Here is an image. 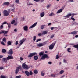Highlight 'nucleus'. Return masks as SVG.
<instances>
[{
    "label": "nucleus",
    "instance_id": "obj_1",
    "mask_svg": "<svg viewBox=\"0 0 78 78\" xmlns=\"http://www.w3.org/2000/svg\"><path fill=\"white\" fill-rule=\"evenodd\" d=\"M8 11L5 10L3 11V14L5 16H8L9 15V13L11 12V9H8Z\"/></svg>",
    "mask_w": 78,
    "mask_h": 78
},
{
    "label": "nucleus",
    "instance_id": "obj_2",
    "mask_svg": "<svg viewBox=\"0 0 78 78\" xmlns=\"http://www.w3.org/2000/svg\"><path fill=\"white\" fill-rule=\"evenodd\" d=\"M22 67L23 69H26V70H28V65H26L25 63H23L22 64Z\"/></svg>",
    "mask_w": 78,
    "mask_h": 78
},
{
    "label": "nucleus",
    "instance_id": "obj_3",
    "mask_svg": "<svg viewBox=\"0 0 78 78\" xmlns=\"http://www.w3.org/2000/svg\"><path fill=\"white\" fill-rule=\"evenodd\" d=\"M37 55V53L36 52H34L32 53H30V55L28 56V58H31L33 57V56Z\"/></svg>",
    "mask_w": 78,
    "mask_h": 78
},
{
    "label": "nucleus",
    "instance_id": "obj_4",
    "mask_svg": "<svg viewBox=\"0 0 78 78\" xmlns=\"http://www.w3.org/2000/svg\"><path fill=\"white\" fill-rule=\"evenodd\" d=\"M48 58V55H47V54H44L43 55L41 58L40 59V60H44L45 58Z\"/></svg>",
    "mask_w": 78,
    "mask_h": 78
},
{
    "label": "nucleus",
    "instance_id": "obj_5",
    "mask_svg": "<svg viewBox=\"0 0 78 78\" xmlns=\"http://www.w3.org/2000/svg\"><path fill=\"white\" fill-rule=\"evenodd\" d=\"M22 69V66H20L19 67L16 68V69L15 70V73L16 74L18 73L19 71V69Z\"/></svg>",
    "mask_w": 78,
    "mask_h": 78
},
{
    "label": "nucleus",
    "instance_id": "obj_6",
    "mask_svg": "<svg viewBox=\"0 0 78 78\" xmlns=\"http://www.w3.org/2000/svg\"><path fill=\"white\" fill-rule=\"evenodd\" d=\"M25 41V39H23L20 41V43L18 45V48H19V47H20L21 45H22V44L24 42V41Z\"/></svg>",
    "mask_w": 78,
    "mask_h": 78
},
{
    "label": "nucleus",
    "instance_id": "obj_7",
    "mask_svg": "<svg viewBox=\"0 0 78 78\" xmlns=\"http://www.w3.org/2000/svg\"><path fill=\"white\" fill-rule=\"evenodd\" d=\"M46 44L45 42H44L43 44L42 43H40L37 44V46H38V47H42L44 46V45H45Z\"/></svg>",
    "mask_w": 78,
    "mask_h": 78
},
{
    "label": "nucleus",
    "instance_id": "obj_8",
    "mask_svg": "<svg viewBox=\"0 0 78 78\" xmlns=\"http://www.w3.org/2000/svg\"><path fill=\"white\" fill-rule=\"evenodd\" d=\"M8 31H5V30H2V33L4 34V35L5 36H7L8 35H6V34H7Z\"/></svg>",
    "mask_w": 78,
    "mask_h": 78
},
{
    "label": "nucleus",
    "instance_id": "obj_9",
    "mask_svg": "<svg viewBox=\"0 0 78 78\" xmlns=\"http://www.w3.org/2000/svg\"><path fill=\"white\" fill-rule=\"evenodd\" d=\"M12 50H13L12 49H10L8 52V54L9 55H12L13 54V51Z\"/></svg>",
    "mask_w": 78,
    "mask_h": 78
},
{
    "label": "nucleus",
    "instance_id": "obj_10",
    "mask_svg": "<svg viewBox=\"0 0 78 78\" xmlns=\"http://www.w3.org/2000/svg\"><path fill=\"white\" fill-rule=\"evenodd\" d=\"M7 58L8 60H9V59H14V57L12 55H8Z\"/></svg>",
    "mask_w": 78,
    "mask_h": 78
},
{
    "label": "nucleus",
    "instance_id": "obj_11",
    "mask_svg": "<svg viewBox=\"0 0 78 78\" xmlns=\"http://www.w3.org/2000/svg\"><path fill=\"white\" fill-rule=\"evenodd\" d=\"M23 28L25 31H28V28L27 26H25L23 27Z\"/></svg>",
    "mask_w": 78,
    "mask_h": 78
},
{
    "label": "nucleus",
    "instance_id": "obj_12",
    "mask_svg": "<svg viewBox=\"0 0 78 78\" xmlns=\"http://www.w3.org/2000/svg\"><path fill=\"white\" fill-rule=\"evenodd\" d=\"M37 22L35 23L34 24H33L32 26H31L30 27V28H34V27H35V26L37 25Z\"/></svg>",
    "mask_w": 78,
    "mask_h": 78
},
{
    "label": "nucleus",
    "instance_id": "obj_13",
    "mask_svg": "<svg viewBox=\"0 0 78 78\" xmlns=\"http://www.w3.org/2000/svg\"><path fill=\"white\" fill-rule=\"evenodd\" d=\"M4 62H5V63H6L8 61V59L7 58H3L2 59Z\"/></svg>",
    "mask_w": 78,
    "mask_h": 78
},
{
    "label": "nucleus",
    "instance_id": "obj_14",
    "mask_svg": "<svg viewBox=\"0 0 78 78\" xmlns=\"http://www.w3.org/2000/svg\"><path fill=\"white\" fill-rule=\"evenodd\" d=\"M77 33H78V31H73V32H71V34H73V35L76 34H77Z\"/></svg>",
    "mask_w": 78,
    "mask_h": 78
},
{
    "label": "nucleus",
    "instance_id": "obj_15",
    "mask_svg": "<svg viewBox=\"0 0 78 78\" xmlns=\"http://www.w3.org/2000/svg\"><path fill=\"white\" fill-rule=\"evenodd\" d=\"M53 47H54V45L51 44L49 47V49L52 50L53 48Z\"/></svg>",
    "mask_w": 78,
    "mask_h": 78
},
{
    "label": "nucleus",
    "instance_id": "obj_16",
    "mask_svg": "<svg viewBox=\"0 0 78 78\" xmlns=\"http://www.w3.org/2000/svg\"><path fill=\"white\" fill-rule=\"evenodd\" d=\"M72 16L71 13H69L67 14L65 16H64V17H66V18H69L70 16Z\"/></svg>",
    "mask_w": 78,
    "mask_h": 78
},
{
    "label": "nucleus",
    "instance_id": "obj_17",
    "mask_svg": "<svg viewBox=\"0 0 78 78\" xmlns=\"http://www.w3.org/2000/svg\"><path fill=\"white\" fill-rule=\"evenodd\" d=\"M40 16H41V17H43L45 16V13H44V12H43L40 13Z\"/></svg>",
    "mask_w": 78,
    "mask_h": 78
},
{
    "label": "nucleus",
    "instance_id": "obj_18",
    "mask_svg": "<svg viewBox=\"0 0 78 78\" xmlns=\"http://www.w3.org/2000/svg\"><path fill=\"white\" fill-rule=\"evenodd\" d=\"M3 5L4 6H7V5H9V2H5L3 4Z\"/></svg>",
    "mask_w": 78,
    "mask_h": 78
},
{
    "label": "nucleus",
    "instance_id": "obj_19",
    "mask_svg": "<svg viewBox=\"0 0 78 78\" xmlns=\"http://www.w3.org/2000/svg\"><path fill=\"white\" fill-rule=\"evenodd\" d=\"M25 73L27 76H30V73L28 71H25Z\"/></svg>",
    "mask_w": 78,
    "mask_h": 78
},
{
    "label": "nucleus",
    "instance_id": "obj_20",
    "mask_svg": "<svg viewBox=\"0 0 78 78\" xmlns=\"http://www.w3.org/2000/svg\"><path fill=\"white\" fill-rule=\"evenodd\" d=\"M0 78H8V76L1 75V76H0Z\"/></svg>",
    "mask_w": 78,
    "mask_h": 78
},
{
    "label": "nucleus",
    "instance_id": "obj_21",
    "mask_svg": "<svg viewBox=\"0 0 78 78\" xmlns=\"http://www.w3.org/2000/svg\"><path fill=\"white\" fill-rule=\"evenodd\" d=\"M34 60H37L38 59V57L36 55L34 56Z\"/></svg>",
    "mask_w": 78,
    "mask_h": 78
},
{
    "label": "nucleus",
    "instance_id": "obj_22",
    "mask_svg": "<svg viewBox=\"0 0 78 78\" xmlns=\"http://www.w3.org/2000/svg\"><path fill=\"white\" fill-rule=\"evenodd\" d=\"M44 52H40L39 54V55L40 56H41L42 55H44Z\"/></svg>",
    "mask_w": 78,
    "mask_h": 78
},
{
    "label": "nucleus",
    "instance_id": "obj_23",
    "mask_svg": "<svg viewBox=\"0 0 78 78\" xmlns=\"http://www.w3.org/2000/svg\"><path fill=\"white\" fill-rule=\"evenodd\" d=\"M11 42L10 41H8L7 42V46H9V45H11Z\"/></svg>",
    "mask_w": 78,
    "mask_h": 78
},
{
    "label": "nucleus",
    "instance_id": "obj_24",
    "mask_svg": "<svg viewBox=\"0 0 78 78\" xmlns=\"http://www.w3.org/2000/svg\"><path fill=\"white\" fill-rule=\"evenodd\" d=\"M62 11V9H60L57 11V13L58 14H59V13H61Z\"/></svg>",
    "mask_w": 78,
    "mask_h": 78
},
{
    "label": "nucleus",
    "instance_id": "obj_25",
    "mask_svg": "<svg viewBox=\"0 0 78 78\" xmlns=\"http://www.w3.org/2000/svg\"><path fill=\"white\" fill-rule=\"evenodd\" d=\"M44 73H45V71H41V76H44L45 75V74H44Z\"/></svg>",
    "mask_w": 78,
    "mask_h": 78
},
{
    "label": "nucleus",
    "instance_id": "obj_26",
    "mask_svg": "<svg viewBox=\"0 0 78 78\" xmlns=\"http://www.w3.org/2000/svg\"><path fill=\"white\" fill-rule=\"evenodd\" d=\"M73 47L74 48H76L77 50L78 51V44L76 45H74Z\"/></svg>",
    "mask_w": 78,
    "mask_h": 78
},
{
    "label": "nucleus",
    "instance_id": "obj_27",
    "mask_svg": "<svg viewBox=\"0 0 78 78\" xmlns=\"http://www.w3.org/2000/svg\"><path fill=\"white\" fill-rule=\"evenodd\" d=\"M2 52L3 53H6V50L5 49H3L2 50Z\"/></svg>",
    "mask_w": 78,
    "mask_h": 78
},
{
    "label": "nucleus",
    "instance_id": "obj_28",
    "mask_svg": "<svg viewBox=\"0 0 78 78\" xmlns=\"http://www.w3.org/2000/svg\"><path fill=\"white\" fill-rule=\"evenodd\" d=\"M34 73L35 74H37V73H38V71L35 70L34 71Z\"/></svg>",
    "mask_w": 78,
    "mask_h": 78
},
{
    "label": "nucleus",
    "instance_id": "obj_29",
    "mask_svg": "<svg viewBox=\"0 0 78 78\" xmlns=\"http://www.w3.org/2000/svg\"><path fill=\"white\" fill-rule=\"evenodd\" d=\"M64 72V71L63 70H61L60 71L59 73L60 74H62V73H63Z\"/></svg>",
    "mask_w": 78,
    "mask_h": 78
},
{
    "label": "nucleus",
    "instance_id": "obj_30",
    "mask_svg": "<svg viewBox=\"0 0 78 78\" xmlns=\"http://www.w3.org/2000/svg\"><path fill=\"white\" fill-rule=\"evenodd\" d=\"M44 26H45V25H42L41 26V29H44Z\"/></svg>",
    "mask_w": 78,
    "mask_h": 78
},
{
    "label": "nucleus",
    "instance_id": "obj_31",
    "mask_svg": "<svg viewBox=\"0 0 78 78\" xmlns=\"http://www.w3.org/2000/svg\"><path fill=\"white\" fill-rule=\"evenodd\" d=\"M47 33V31H44L43 32L42 34H46Z\"/></svg>",
    "mask_w": 78,
    "mask_h": 78
},
{
    "label": "nucleus",
    "instance_id": "obj_32",
    "mask_svg": "<svg viewBox=\"0 0 78 78\" xmlns=\"http://www.w3.org/2000/svg\"><path fill=\"white\" fill-rule=\"evenodd\" d=\"M78 15V13H76V14H74V13H73L72 14V16L71 17H73V16H75V15Z\"/></svg>",
    "mask_w": 78,
    "mask_h": 78
},
{
    "label": "nucleus",
    "instance_id": "obj_33",
    "mask_svg": "<svg viewBox=\"0 0 78 78\" xmlns=\"http://www.w3.org/2000/svg\"><path fill=\"white\" fill-rule=\"evenodd\" d=\"M51 76L52 77H56V74L54 75L52 74H51V76Z\"/></svg>",
    "mask_w": 78,
    "mask_h": 78
},
{
    "label": "nucleus",
    "instance_id": "obj_34",
    "mask_svg": "<svg viewBox=\"0 0 78 78\" xmlns=\"http://www.w3.org/2000/svg\"><path fill=\"white\" fill-rule=\"evenodd\" d=\"M70 48H68L67 51L69 52V53H70V52H71V51H70Z\"/></svg>",
    "mask_w": 78,
    "mask_h": 78
},
{
    "label": "nucleus",
    "instance_id": "obj_35",
    "mask_svg": "<svg viewBox=\"0 0 78 78\" xmlns=\"http://www.w3.org/2000/svg\"><path fill=\"white\" fill-rule=\"evenodd\" d=\"M21 78V76L19 75L16 76L15 78Z\"/></svg>",
    "mask_w": 78,
    "mask_h": 78
},
{
    "label": "nucleus",
    "instance_id": "obj_36",
    "mask_svg": "<svg viewBox=\"0 0 78 78\" xmlns=\"http://www.w3.org/2000/svg\"><path fill=\"white\" fill-rule=\"evenodd\" d=\"M59 58V55H57L56 56V59H58Z\"/></svg>",
    "mask_w": 78,
    "mask_h": 78
},
{
    "label": "nucleus",
    "instance_id": "obj_37",
    "mask_svg": "<svg viewBox=\"0 0 78 78\" xmlns=\"http://www.w3.org/2000/svg\"><path fill=\"white\" fill-rule=\"evenodd\" d=\"M36 36H34L33 37V41H36Z\"/></svg>",
    "mask_w": 78,
    "mask_h": 78
},
{
    "label": "nucleus",
    "instance_id": "obj_38",
    "mask_svg": "<svg viewBox=\"0 0 78 78\" xmlns=\"http://www.w3.org/2000/svg\"><path fill=\"white\" fill-rule=\"evenodd\" d=\"M41 41V39H39L36 41V42H39V41Z\"/></svg>",
    "mask_w": 78,
    "mask_h": 78
},
{
    "label": "nucleus",
    "instance_id": "obj_39",
    "mask_svg": "<svg viewBox=\"0 0 78 78\" xmlns=\"http://www.w3.org/2000/svg\"><path fill=\"white\" fill-rule=\"evenodd\" d=\"M1 44L2 45H5V44L4 43V42L3 41L1 42Z\"/></svg>",
    "mask_w": 78,
    "mask_h": 78
},
{
    "label": "nucleus",
    "instance_id": "obj_40",
    "mask_svg": "<svg viewBox=\"0 0 78 78\" xmlns=\"http://www.w3.org/2000/svg\"><path fill=\"white\" fill-rule=\"evenodd\" d=\"M6 41V39L4 37L3 39V42H5Z\"/></svg>",
    "mask_w": 78,
    "mask_h": 78
},
{
    "label": "nucleus",
    "instance_id": "obj_41",
    "mask_svg": "<svg viewBox=\"0 0 78 78\" xmlns=\"http://www.w3.org/2000/svg\"><path fill=\"white\" fill-rule=\"evenodd\" d=\"M15 22V20H12V21H11V24H12Z\"/></svg>",
    "mask_w": 78,
    "mask_h": 78
},
{
    "label": "nucleus",
    "instance_id": "obj_42",
    "mask_svg": "<svg viewBox=\"0 0 78 78\" xmlns=\"http://www.w3.org/2000/svg\"><path fill=\"white\" fill-rule=\"evenodd\" d=\"M54 15V13H51L49 14V16H52Z\"/></svg>",
    "mask_w": 78,
    "mask_h": 78
},
{
    "label": "nucleus",
    "instance_id": "obj_43",
    "mask_svg": "<svg viewBox=\"0 0 78 78\" xmlns=\"http://www.w3.org/2000/svg\"><path fill=\"white\" fill-rule=\"evenodd\" d=\"M15 2L16 3H19V0H15Z\"/></svg>",
    "mask_w": 78,
    "mask_h": 78
},
{
    "label": "nucleus",
    "instance_id": "obj_44",
    "mask_svg": "<svg viewBox=\"0 0 78 78\" xmlns=\"http://www.w3.org/2000/svg\"><path fill=\"white\" fill-rule=\"evenodd\" d=\"M51 6V4H50V5H48L47 6V9H48V8H50V7Z\"/></svg>",
    "mask_w": 78,
    "mask_h": 78
},
{
    "label": "nucleus",
    "instance_id": "obj_45",
    "mask_svg": "<svg viewBox=\"0 0 78 78\" xmlns=\"http://www.w3.org/2000/svg\"><path fill=\"white\" fill-rule=\"evenodd\" d=\"M10 7H12V8H14V5H10Z\"/></svg>",
    "mask_w": 78,
    "mask_h": 78
},
{
    "label": "nucleus",
    "instance_id": "obj_46",
    "mask_svg": "<svg viewBox=\"0 0 78 78\" xmlns=\"http://www.w3.org/2000/svg\"><path fill=\"white\" fill-rule=\"evenodd\" d=\"M0 28L1 29H3V25H2L0 26Z\"/></svg>",
    "mask_w": 78,
    "mask_h": 78
},
{
    "label": "nucleus",
    "instance_id": "obj_47",
    "mask_svg": "<svg viewBox=\"0 0 78 78\" xmlns=\"http://www.w3.org/2000/svg\"><path fill=\"white\" fill-rule=\"evenodd\" d=\"M71 20H73V21H75V19L74 18H73V17H71Z\"/></svg>",
    "mask_w": 78,
    "mask_h": 78
},
{
    "label": "nucleus",
    "instance_id": "obj_48",
    "mask_svg": "<svg viewBox=\"0 0 78 78\" xmlns=\"http://www.w3.org/2000/svg\"><path fill=\"white\" fill-rule=\"evenodd\" d=\"M8 27L9 29L11 28V23H9V25Z\"/></svg>",
    "mask_w": 78,
    "mask_h": 78
},
{
    "label": "nucleus",
    "instance_id": "obj_49",
    "mask_svg": "<svg viewBox=\"0 0 78 78\" xmlns=\"http://www.w3.org/2000/svg\"><path fill=\"white\" fill-rule=\"evenodd\" d=\"M54 37V35H52L50 36L51 39H52V38H53Z\"/></svg>",
    "mask_w": 78,
    "mask_h": 78
},
{
    "label": "nucleus",
    "instance_id": "obj_50",
    "mask_svg": "<svg viewBox=\"0 0 78 78\" xmlns=\"http://www.w3.org/2000/svg\"><path fill=\"white\" fill-rule=\"evenodd\" d=\"M29 73V74H30V75H33V72H32V71H30Z\"/></svg>",
    "mask_w": 78,
    "mask_h": 78
},
{
    "label": "nucleus",
    "instance_id": "obj_51",
    "mask_svg": "<svg viewBox=\"0 0 78 78\" xmlns=\"http://www.w3.org/2000/svg\"><path fill=\"white\" fill-rule=\"evenodd\" d=\"M15 45H18V41H16V42H15Z\"/></svg>",
    "mask_w": 78,
    "mask_h": 78
},
{
    "label": "nucleus",
    "instance_id": "obj_52",
    "mask_svg": "<svg viewBox=\"0 0 78 78\" xmlns=\"http://www.w3.org/2000/svg\"><path fill=\"white\" fill-rule=\"evenodd\" d=\"M78 24V23H77L76 22H74L73 24L72 25H77Z\"/></svg>",
    "mask_w": 78,
    "mask_h": 78
},
{
    "label": "nucleus",
    "instance_id": "obj_53",
    "mask_svg": "<svg viewBox=\"0 0 78 78\" xmlns=\"http://www.w3.org/2000/svg\"><path fill=\"white\" fill-rule=\"evenodd\" d=\"M7 23V22H4L2 23V25H5V24H6Z\"/></svg>",
    "mask_w": 78,
    "mask_h": 78
},
{
    "label": "nucleus",
    "instance_id": "obj_54",
    "mask_svg": "<svg viewBox=\"0 0 78 78\" xmlns=\"http://www.w3.org/2000/svg\"><path fill=\"white\" fill-rule=\"evenodd\" d=\"M38 36H42V34L39 33L38 34Z\"/></svg>",
    "mask_w": 78,
    "mask_h": 78
},
{
    "label": "nucleus",
    "instance_id": "obj_55",
    "mask_svg": "<svg viewBox=\"0 0 78 78\" xmlns=\"http://www.w3.org/2000/svg\"><path fill=\"white\" fill-rule=\"evenodd\" d=\"M4 69V68L3 66H2L1 67H0V70H2V69Z\"/></svg>",
    "mask_w": 78,
    "mask_h": 78
},
{
    "label": "nucleus",
    "instance_id": "obj_56",
    "mask_svg": "<svg viewBox=\"0 0 78 78\" xmlns=\"http://www.w3.org/2000/svg\"><path fill=\"white\" fill-rule=\"evenodd\" d=\"M63 62H64V63H67V61L65 59L63 60Z\"/></svg>",
    "mask_w": 78,
    "mask_h": 78
},
{
    "label": "nucleus",
    "instance_id": "obj_57",
    "mask_svg": "<svg viewBox=\"0 0 78 78\" xmlns=\"http://www.w3.org/2000/svg\"><path fill=\"white\" fill-rule=\"evenodd\" d=\"M11 11H13V12H14V11H15V9H14V8L12 9Z\"/></svg>",
    "mask_w": 78,
    "mask_h": 78
},
{
    "label": "nucleus",
    "instance_id": "obj_58",
    "mask_svg": "<svg viewBox=\"0 0 78 78\" xmlns=\"http://www.w3.org/2000/svg\"><path fill=\"white\" fill-rule=\"evenodd\" d=\"M3 56L2 55H0V58H2Z\"/></svg>",
    "mask_w": 78,
    "mask_h": 78
},
{
    "label": "nucleus",
    "instance_id": "obj_59",
    "mask_svg": "<svg viewBox=\"0 0 78 78\" xmlns=\"http://www.w3.org/2000/svg\"><path fill=\"white\" fill-rule=\"evenodd\" d=\"M34 1H35V2H39V1H40V0H33Z\"/></svg>",
    "mask_w": 78,
    "mask_h": 78
},
{
    "label": "nucleus",
    "instance_id": "obj_60",
    "mask_svg": "<svg viewBox=\"0 0 78 78\" xmlns=\"http://www.w3.org/2000/svg\"><path fill=\"white\" fill-rule=\"evenodd\" d=\"M50 29L51 30H53V29H54V27H51L50 28Z\"/></svg>",
    "mask_w": 78,
    "mask_h": 78
},
{
    "label": "nucleus",
    "instance_id": "obj_61",
    "mask_svg": "<svg viewBox=\"0 0 78 78\" xmlns=\"http://www.w3.org/2000/svg\"><path fill=\"white\" fill-rule=\"evenodd\" d=\"M20 60H21V61H22V60H23V58H22V57H20Z\"/></svg>",
    "mask_w": 78,
    "mask_h": 78
},
{
    "label": "nucleus",
    "instance_id": "obj_62",
    "mask_svg": "<svg viewBox=\"0 0 78 78\" xmlns=\"http://www.w3.org/2000/svg\"><path fill=\"white\" fill-rule=\"evenodd\" d=\"M51 62H48V64H51Z\"/></svg>",
    "mask_w": 78,
    "mask_h": 78
},
{
    "label": "nucleus",
    "instance_id": "obj_63",
    "mask_svg": "<svg viewBox=\"0 0 78 78\" xmlns=\"http://www.w3.org/2000/svg\"><path fill=\"white\" fill-rule=\"evenodd\" d=\"M64 7H62V11L63 10H64Z\"/></svg>",
    "mask_w": 78,
    "mask_h": 78
},
{
    "label": "nucleus",
    "instance_id": "obj_64",
    "mask_svg": "<svg viewBox=\"0 0 78 78\" xmlns=\"http://www.w3.org/2000/svg\"><path fill=\"white\" fill-rule=\"evenodd\" d=\"M75 37H76V38H77V37H78V35H76Z\"/></svg>",
    "mask_w": 78,
    "mask_h": 78
}]
</instances>
